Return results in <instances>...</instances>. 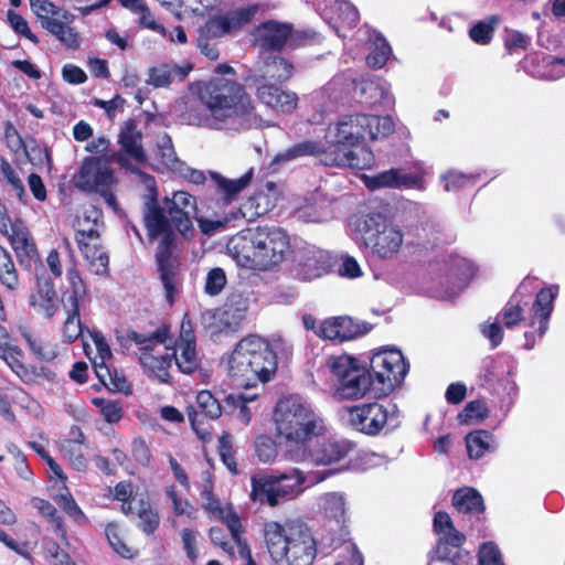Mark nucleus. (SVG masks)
<instances>
[{
	"instance_id": "4be33fe9",
	"label": "nucleus",
	"mask_w": 565,
	"mask_h": 565,
	"mask_svg": "<svg viewBox=\"0 0 565 565\" xmlns=\"http://www.w3.org/2000/svg\"><path fill=\"white\" fill-rule=\"evenodd\" d=\"M170 354H172V360H174L177 366L183 373L190 374L200 365L193 324L186 315L182 319L180 335L175 347H170Z\"/></svg>"
},
{
	"instance_id": "bb28decb",
	"label": "nucleus",
	"mask_w": 565,
	"mask_h": 565,
	"mask_svg": "<svg viewBox=\"0 0 565 565\" xmlns=\"http://www.w3.org/2000/svg\"><path fill=\"white\" fill-rule=\"evenodd\" d=\"M82 236H76L78 247L88 262L90 270L96 275H105L108 271V256L99 245V236L90 228H83Z\"/></svg>"
},
{
	"instance_id": "4468645a",
	"label": "nucleus",
	"mask_w": 565,
	"mask_h": 565,
	"mask_svg": "<svg viewBox=\"0 0 565 565\" xmlns=\"http://www.w3.org/2000/svg\"><path fill=\"white\" fill-rule=\"evenodd\" d=\"M76 186L88 192L99 193L109 207L117 210V202L113 193L116 186L114 170L103 158H86L75 180Z\"/></svg>"
},
{
	"instance_id": "37998d69",
	"label": "nucleus",
	"mask_w": 565,
	"mask_h": 565,
	"mask_svg": "<svg viewBox=\"0 0 565 565\" xmlns=\"http://www.w3.org/2000/svg\"><path fill=\"white\" fill-rule=\"evenodd\" d=\"M31 11L41 21L42 26L47 29L49 22H57L58 19H70L71 13L51 0H29Z\"/></svg>"
},
{
	"instance_id": "79ce46f5",
	"label": "nucleus",
	"mask_w": 565,
	"mask_h": 565,
	"mask_svg": "<svg viewBox=\"0 0 565 565\" xmlns=\"http://www.w3.org/2000/svg\"><path fill=\"white\" fill-rule=\"evenodd\" d=\"M190 71V65L182 67L174 65H160L151 67L149 70V77L147 83L154 87H166L170 85L175 77L181 81L184 79Z\"/></svg>"
},
{
	"instance_id": "0eeeda50",
	"label": "nucleus",
	"mask_w": 565,
	"mask_h": 565,
	"mask_svg": "<svg viewBox=\"0 0 565 565\" xmlns=\"http://www.w3.org/2000/svg\"><path fill=\"white\" fill-rule=\"evenodd\" d=\"M277 367L268 342L258 335L243 338L227 358V372L241 387H255L268 382Z\"/></svg>"
},
{
	"instance_id": "c9c22d12",
	"label": "nucleus",
	"mask_w": 565,
	"mask_h": 565,
	"mask_svg": "<svg viewBox=\"0 0 565 565\" xmlns=\"http://www.w3.org/2000/svg\"><path fill=\"white\" fill-rule=\"evenodd\" d=\"M142 134L135 121L125 122L119 134V142L122 151L137 162H143L146 154L142 148Z\"/></svg>"
},
{
	"instance_id": "f3484780",
	"label": "nucleus",
	"mask_w": 565,
	"mask_h": 565,
	"mask_svg": "<svg viewBox=\"0 0 565 565\" xmlns=\"http://www.w3.org/2000/svg\"><path fill=\"white\" fill-rule=\"evenodd\" d=\"M354 448L348 439L329 438L312 448L287 449L285 457L294 462H307L313 466H330L344 459Z\"/></svg>"
},
{
	"instance_id": "f257e3e1",
	"label": "nucleus",
	"mask_w": 565,
	"mask_h": 565,
	"mask_svg": "<svg viewBox=\"0 0 565 565\" xmlns=\"http://www.w3.org/2000/svg\"><path fill=\"white\" fill-rule=\"evenodd\" d=\"M395 124L390 116L351 114L330 122L324 140L331 152L347 154L349 163H335L337 167L366 169L373 164L374 156L365 146V139H383L392 135Z\"/></svg>"
},
{
	"instance_id": "f704fd0d",
	"label": "nucleus",
	"mask_w": 565,
	"mask_h": 565,
	"mask_svg": "<svg viewBox=\"0 0 565 565\" xmlns=\"http://www.w3.org/2000/svg\"><path fill=\"white\" fill-rule=\"evenodd\" d=\"M92 340L96 349V355L94 358H89L97 377L103 382L106 383V380L110 377V371L108 362L111 360V350L106 342L104 335L99 332H93L92 333ZM85 353L87 356H90L89 348L85 344L84 347Z\"/></svg>"
},
{
	"instance_id": "c03bdc74",
	"label": "nucleus",
	"mask_w": 565,
	"mask_h": 565,
	"mask_svg": "<svg viewBox=\"0 0 565 565\" xmlns=\"http://www.w3.org/2000/svg\"><path fill=\"white\" fill-rule=\"evenodd\" d=\"M20 331L30 351L38 360L50 362L57 356L56 344L40 335L31 333L26 328H20Z\"/></svg>"
},
{
	"instance_id": "a878e982",
	"label": "nucleus",
	"mask_w": 565,
	"mask_h": 565,
	"mask_svg": "<svg viewBox=\"0 0 565 565\" xmlns=\"http://www.w3.org/2000/svg\"><path fill=\"white\" fill-rule=\"evenodd\" d=\"M319 8L324 19L340 33L342 26L353 28L359 22L360 15L356 8L344 0H320Z\"/></svg>"
},
{
	"instance_id": "4d7b16f0",
	"label": "nucleus",
	"mask_w": 565,
	"mask_h": 565,
	"mask_svg": "<svg viewBox=\"0 0 565 565\" xmlns=\"http://www.w3.org/2000/svg\"><path fill=\"white\" fill-rule=\"evenodd\" d=\"M255 454L263 463H273L278 457L277 443L267 435L258 436L254 441Z\"/></svg>"
},
{
	"instance_id": "cd10ccee",
	"label": "nucleus",
	"mask_w": 565,
	"mask_h": 565,
	"mask_svg": "<svg viewBox=\"0 0 565 565\" xmlns=\"http://www.w3.org/2000/svg\"><path fill=\"white\" fill-rule=\"evenodd\" d=\"M279 198L278 188L268 182L257 194L249 198L237 211V215H242L247 220H254L269 212L277 203Z\"/></svg>"
},
{
	"instance_id": "6e6d98bb",
	"label": "nucleus",
	"mask_w": 565,
	"mask_h": 565,
	"mask_svg": "<svg viewBox=\"0 0 565 565\" xmlns=\"http://www.w3.org/2000/svg\"><path fill=\"white\" fill-rule=\"evenodd\" d=\"M0 281L9 290H15L19 287L18 273L9 252L0 246Z\"/></svg>"
},
{
	"instance_id": "b1692460",
	"label": "nucleus",
	"mask_w": 565,
	"mask_h": 565,
	"mask_svg": "<svg viewBox=\"0 0 565 565\" xmlns=\"http://www.w3.org/2000/svg\"><path fill=\"white\" fill-rule=\"evenodd\" d=\"M258 10L253 1L245 7L237 8L226 14L212 18L207 21L205 30L207 35L213 38L222 36L249 23Z\"/></svg>"
},
{
	"instance_id": "2f4dec72",
	"label": "nucleus",
	"mask_w": 565,
	"mask_h": 565,
	"mask_svg": "<svg viewBox=\"0 0 565 565\" xmlns=\"http://www.w3.org/2000/svg\"><path fill=\"white\" fill-rule=\"evenodd\" d=\"M30 303L45 318L53 317L60 309L53 284L49 280H38L36 290L31 295Z\"/></svg>"
},
{
	"instance_id": "052dcab7",
	"label": "nucleus",
	"mask_w": 565,
	"mask_h": 565,
	"mask_svg": "<svg viewBox=\"0 0 565 565\" xmlns=\"http://www.w3.org/2000/svg\"><path fill=\"white\" fill-rule=\"evenodd\" d=\"M166 494L171 502L174 516H186L190 520L196 518V509L188 500L182 499L174 487H168Z\"/></svg>"
},
{
	"instance_id": "338daca9",
	"label": "nucleus",
	"mask_w": 565,
	"mask_h": 565,
	"mask_svg": "<svg viewBox=\"0 0 565 565\" xmlns=\"http://www.w3.org/2000/svg\"><path fill=\"white\" fill-rule=\"evenodd\" d=\"M199 532L191 527H183L180 531V539L188 558L195 563L199 557L198 540Z\"/></svg>"
},
{
	"instance_id": "9d476101",
	"label": "nucleus",
	"mask_w": 565,
	"mask_h": 565,
	"mask_svg": "<svg viewBox=\"0 0 565 565\" xmlns=\"http://www.w3.org/2000/svg\"><path fill=\"white\" fill-rule=\"evenodd\" d=\"M362 239L373 256L391 260L397 257L404 244V233L382 214L370 213L363 220Z\"/></svg>"
},
{
	"instance_id": "1a4fd4ad",
	"label": "nucleus",
	"mask_w": 565,
	"mask_h": 565,
	"mask_svg": "<svg viewBox=\"0 0 565 565\" xmlns=\"http://www.w3.org/2000/svg\"><path fill=\"white\" fill-rule=\"evenodd\" d=\"M326 367L337 381L335 395L343 399H359L371 393L375 397V382L370 371L348 354L327 359Z\"/></svg>"
},
{
	"instance_id": "5fc2aeb1",
	"label": "nucleus",
	"mask_w": 565,
	"mask_h": 565,
	"mask_svg": "<svg viewBox=\"0 0 565 565\" xmlns=\"http://www.w3.org/2000/svg\"><path fill=\"white\" fill-rule=\"evenodd\" d=\"M138 515V527L146 534H152L159 526V515L149 503L139 500L134 508Z\"/></svg>"
},
{
	"instance_id": "f8f14e48",
	"label": "nucleus",
	"mask_w": 565,
	"mask_h": 565,
	"mask_svg": "<svg viewBox=\"0 0 565 565\" xmlns=\"http://www.w3.org/2000/svg\"><path fill=\"white\" fill-rule=\"evenodd\" d=\"M409 365L395 348H382L370 359V372L375 382V397H384L398 387L407 375Z\"/></svg>"
},
{
	"instance_id": "a18cd8bd",
	"label": "nucleus",
	"mask_w": 565,
	"mask_h": 565,
	"mask_svg": "<svg viewBox=\"0 0 565 565\" xmlns=\"http://www.w3.org/2000/svg\"><path fill=\"white\" fill-rule=\"evenodd\" d=\"M156 159L162 168L175 172V170H183V161H181L174 151L172 140L163 134L157 139Z\"/></svg>"
},
{
	"instance_id": "0e129e2a",
	"label": "nucleus",
	"mask_w": 565,
	"mask_h": 565,
	"mask_svg": "<svg viewBox=\"0 0 565 565\" xmlns=\"http://www.w3.org/2000/svg\"><path fill=\"white\" fill-rule=\"evenodd\" d=\"M446 191H457L476 182L473 174H465L457 170H449L441 175Z\"/></svg>"
},
{
	"instance_id": "2eb2a0df",
	"label": "nucleus",
	"mask_w": 565,
	"mask_h": 565,
	"mask_svg": "<svg viewBox=\"0 0 565 565\" xmlns=\"http://www.w3.org/2000/svg\"><path fill=\"white\" fill-rule=\"evenodd\" d=\"M29 446L47 463L50 468L51 497L63 509V511L77 523H85L86 515L75 502L68 488L66 487L67 477L62 468L54 461L45 449L43 440L30 441Z\"/></svg>"
},
{
	"instance_id": "c756f323",
	"label": "nucleus",
	"mask_w": 565,
	"mask_h": 565,
	"mask_svg": "<svg viewBox=\"0 0 565 565\" xmlns=\"http://www.w3.org/2000/svg\"><path fill=\"white\" fill-rule=\"evenodd\" d=\"M290 35V25L276 21L264 22L254 32L255 43L264 50L281 49Z\"/></svg>"
},
{
	"instance_id": "e2e57ef3",
	"label": "nucleus",
	"mask_w": 565,
	"mask_h": 565,
	"mask_svg": "<svg viewBox=\"0 0 565 565\" xmlns=\"http://www.w3.org/2000/svg\"><path fill=\"white\" fill-rule=\"evenodd\" d=\"M533 75L546 79H557L565 75V58L548 57L544 60L541 68L533 71Z\"/></svg>"
},
{
	"instance_id": "774afa93",
	"label": "nucleus",
	"mask_w": 565,
	"mask_h": 565,
	"mask_svg": "<svg viewBox=\"0 0 565 565\" xmlns=\"http://www.w3.org/2000/svg\"><path fill=\"white\" fill-rule=\"evenodd\" d=\"M196 403L200 409L212 419L220 417L222 414L218 401L210 391H200L196 395Z\"/></svg>"
},
{
	"instance_id": "dca6fc26",
	"label": "nucleus",
	"mask_w": 565,
	"mask_h": 565,
	"mask_svg": "<svg viewBox=\"0 0 565 565\" xmlns=\"http://www.w3.org/2000/svg\"><path fill=\"white\" fill-rule=\"evenodd\" d=\"M434 529L439 536L435 551L438 559L449 561L452 565L471 564L472 557L461 548L465 536L454 527L449 514L437 512L434 518Z\"/></svg>"
},
{
	"instance_id": "3c124183",
	"label": "nucleus",
	"mask_w": 565,
	"mask_h": 565,
	"mask_svg": "<svg viewBox=\"0 0 565 565\" xmlns=\"http://www.w3.org/2000/svg\"><path fill=\"white\" fill-rule=\"evenodd\" d=\"M105 537L113 551L122 558H132L136 551L124 541V532L119 524L110 522L105 527Z\"/></svg>"
},
{
	"instance_id": "a211bd4d",
	"label": "nucleus",
	"mask_w": 565,
	"mask_h": 565,
	"mask_svg": "<svg viewBox=\"0 0 565 565\" xmlns=\"http://www.w3.org/2000/svg\"><path fill=\"white\" fill-rule=\"evenodd\" d=\"M86 295V288L75 269L67 271V286L63 291L62 302L68 316L63 327V338L66 342H74L82 335L83 329L79 320V302Z\"/></svg>"
},
{
	"instance_id": "e433bc0d",
	"label": "nucleus",
	"mask_w": 565,
	"mask_h": 565,
	"mask_svg": "<svg viewBox=\"0 0 565 565\" xmlns=\"http://www.w3.org/2000/svg\"><path fill=\"white\" fill-rule=\"evenodd\" d=\"M298 216L307 222H323L332 216L331 202L315 194L298 209Z\"/></svg>"
},
{
	"instance_id": "7ed1b4c3",
	"label": "nucleus",
	"mask_w": 565,
	"mask_h": 565,
	"mask_svg": "<svg viewBox=\"0 0 565 565\" xmlns=\"http://www.w3.org/2000/svg\"><path fill=\"white\" fill-rule=\"evenodd\" d=\"M200 99L207 114L192 125L211 129L239 130L269 126L253 114L250 99L242 85L226 78L203 83L199 89Z\"/></svg>"
},
{
	"instance_id": "5701e85b",
	"label": "nucleus",
	"mask_w": 565,
	"mask_h": 565,
	"mask_svg": "<svg viewBox=\"0 0 565 565\" xmlns=\"http://www.w3.org/2000/svg\"><path fill=\"white\" fill-rule=\"evenodd\" d=\"M6 235L9 237L19 264L22 267L31 269L40 263L35 242L20 218H14L13 224H11V232Z\"/></svg>"
},
{
	"instance_id": "c85d7f7f",
	"label": "nucleus",
	"mask_w": 565,
	"mask_h": 565,
	"mask_svg": "<svg viewBox=\"0 0 565 565\" xmlns=\"http://www.w3.org/2000/svg\"><path fill=\"white\" fill-rule=\"evenodd\" d=\"M259 100L278 113L288 114L296 109L298 97L290 90L264 83L257 88Z\"/></svg>"
},
{
	"instance_id": "69168bd1",
	"label": "nucleus",
	"mask_w": 565,
	"mask_h": 565,
	"mask_svg": "<svg viewBox=\"0 0 565 565\" xmlns=\"http://www.w3.org/2000/svg\"><path fill=\"white\" fill-rule=\"evenodd\" d=\"M236 216H237V212L231 213L223 217H217V218H207V217L199 216V217H196V221H198L200 230L205 235H214L218 232L224 231L226 228V225L232 220L236 218Z\"/></svg>"
},
{
	"instance_id": "13d9d810",
	"label": "nucleus",
	"mask_w": 565,
	"mask_h": 565,
	"mask_svg": "<svg viewBox=\"0 0 565 565\" xmlns=\"http://www.w3.org/2000/svg\"><path fill=\"white\" fill-rule=\"evenodd\" d=\"M62 452L74 469L83 471L87 468L85 446L82 443L68 440L63 444Z\"/></svg>"
},
{
	"instance_id": "473e14b6",
	"label": "nucleus",
	"mask_w": 565,
	"mask_h": 565,
	"mask_svg": "<svg viewBox=\"0 0 565 565\" xmlns=\"http://www.w3.org/2000/svg\"><path fill=\"white\" fill-rule=\"evenodd\" d=\"M218 3L220 0H162V6L178 19L204 15Z\"/></svg>"
},
{
	"instance_id": "58836bf2",
	"label": "nucleus",
	"mask_w": 565,
	"mask_h": 565,
	"mask_svg": "<svg viewBox=\"0 0 565 565\" xmlns=\"http://www.w3.org/2000/svg\"><path fill=\"white\" fill-rule=\"evenodd\" d=\"M452 504L460 513L479 514L484 509L481 494L470 487L458 489L452 495Z\"/></svg>"
},
{
	"instance_id": "f03ea898",
	"label": "nucleus",
	"mask_w": 565,
	"mask_h": 565,
	"mask_svg": "<svg viewBox=\"0 0 565 565\" xmlns=\"http://www.w3.org/2000/svg\"><path fill=\"white\" fill-rule=\"evenodd\" d=\"M196 212V200L185 191H177L171 198L164 199V207H161L151 199L147 203L145 224L151 241L159 243L158 260L162 266L168 255V249L174 241L172 226L185 238L193 235L194 227L192 215ZM161 279L169 301H172L175 292L173 277L161 267Z\"/></svg>"
},
{
	"instance_id": "39448f33",
	"label": "nucleus",
	"mask_w": 565,
	"mask_h": 565,
	"mask_svg": "<svg viewBox=\"0 0 565 565\" xmlns=\"http://www.w3.org/2000/svg\"><path fill=\"white\" fill-rule=\"evenodd\" d=\"M230 249L241 267L266 270L284 262L290 242L288 234L280 227L257 226L236 236Z\"/></svg>"
},
{
	"instance_id": "a19ab883",
	"label": "nucleus",
	"mask_w": 565,
	"mask_h": 565,
	"mask_svg": "<svg viewBox=\"0 0 565 565\" xmlns=\"http://www.w3.org/2000/svg\"><path fill=\"white\" fill-rule=\"evenodd\" d=\"M466 447L470 459H480L487 452L494 451L497 441L487 430H476L466 436Z\"/></svg>"
},
{
	"instance_id": "864d4df0",
	"label": "nucleus",
	"mask_w": 565,
	"mask_h": 565,
	"mask_svg": "<svg viewBox=\"0 0 565 565\" xmlns=\"http://www.w3.org/2000/svg\"><path fill=\"white\" fill-rule=\"evenodd\" d=\"M73 17L70 19H58L57 22H49L47 31L55 35L63 44L67 47L76 49L79 46L78 34L74 31V29L70 25Z\"/></svg>"
},
{
	"instance_id": "8fccbe9b",
	"label": "nucleus",
	"mask_w": 565,
	"mask_h": 565,
	"mask_svg": "<svg viewBox=\"0 0 565 565\" xmlns=\"http://www.w3.org/2000/svg\"><path fill=\"white\" fill-rule=\"evenodd\" d=\"M371 46L366 62L371 67H383L392 54V49L386 40L379 33L374 32L370 38Z\"/></svg>"
},
{
	"instance_id": "ea45409f",
	"label": "nucleus",
	"mask_w": 565,
	"mask_h": 565,
	"mask_svg": "<svg viewBox=\"0 0 565 565\" xmlns=\"http://www.w3.org/2000/svg\"><path fill=\"white\" fill-rule=\"evenodd\" d=\"M294 66L288 61L279 56H273L266 60L259 67V78L265 83L270 81L284 82L292 75Z\"/></svg>"
},
{
	"instance_id": "de8ad7c7",
	"label": "nucleus",
	"mask_w": 565,
	"mask_h": 565,
	"mask_svg": "<svg viewBox=\"0 0 565 565\" xmlns=\"http://www.w3.org/2000/svg\"><path fill=\"white\" fill-rule=\"evenodd\" d=\"M122 7L137 15V21L141 26L150 29L162 36L167 35V30L158 23L143 0H119Z\"/></svg>"
},
{
	"instance_id": "72a5a7b5",
	"label": "nucleus",
	"mask_w": 565,
	"mask_h": 565,
	"mask_svg": "<svg viewBox=\"0 0 565 565\" xmlns=\"http://www.w3.org/2000/svg\"><path fill=\"white\" fill-rule=\"evenodd\" d=\"M316 504L318 512L338 524L345 521L347 499L342 492H324L317 497Z\"/></svg>"
},
{
	"instance_id": "393cba45",
	"label": "nucleus",
	"mask_w": 565,
	"mask_h": 565,
	"mask_svg": "<svg viewBox=\"0 0 565 565\" xmlns=\"http://www.w3.org/2000/svg\"><path fill=\"white\" fill-rule=\"evenodd\" d=\"M367 332L364 324L353 321L347 316L324 319L316 330V334L323 340L347 341Z\"/></svg>"
},
{
	"instance_id": "20e7f679",
	"label": "nucleus",
	"mask_w": 565,
	"mask_h": 565,
	"mask_svg": "<svg viewBox=\"0 0 565 565\" xmlns=\"http://www.w3.org/2000/svg\"><path fill=\"white\" fill-rule=\"evenodd\" d=\"M275 434L287 449H302L313 438L327 434L328 427L320 414L298 395L278 399L273 412Z\"/></svg>"
},
{
	"instance_id": "412c9836",
	"label": "nucleus",
	"mask_w": 565,
	"mask_h": 565,
	"mask_svg": "<svg viewBox=\"0 0 565 565\" xmlns=\"http://www.w3.org/2000/svg\"><path fill=\"white\" fill-rule=\"evenodd\" d=\"M312 156L318 158L326 166L335 163H349L347 154L331 152L328 145L318 140H302L286 150L278 152L271 160L273 167H280L299 158Z\"/></svg>"
},
{
	"instance_id": "49530a36",
	"label": "nucleus",
	"mask_w": 565,
	"mask_h": 565,
	"mask_svg": "<svg viewBox=\"0 0 565 565\" xmlns=\"http://www.w3.org/2000/svg\"><path fill=\"white\" fill-rule=\"evenodd\" d=\"M0 177L6 180L11 191L21 202H26L28 194L24 188V173L21 168L13 167L0 157Z\"/></svg>"
},
{
	"instance_id": "6ab92c4d",
	"label": "nucleus",
	"mask_w": 565,
	"mask_h": 565,
	"mask_svg": "<svg viewBox=\"0 0 565 565\" xmlns=\"http://www.w3.org/2000/svg\"><path fill=\"white\" fill-rule=\"evenodd\" d=\"M426 170L417 166L414 172H406L403 169H390L374 175H364L363 181L367 189L375 191L380 189L419 190L426 189Z\"/></svg>"
},
{
	"instance_id": "9b49d317",
	"label": "nucleus",
	"mask_w": 565,
	"mask_h": 565,
	"mask_svg": "<svg viewBox=\"0 0 565 565\" xmlns=\"http://www.w3.org/2000/svg\"><path fill=\"white\" fill-rule=\"evenodd\" d=\"M127 337L139 347L141 351L139 361L145 372L150 377L167 383L170 379L169 370L172 365V354H170V347L167 344L168 328L161 327L151 335L129 331Z\"/></svg>"
},
{
	"instance_id": "423d86ee",
	"label": "nucleus",
	"mask_w": 565,
	"mask_h": 565,
	"mask_svg": "<svg viewBox=\"0 0 565 565\" xmlns=\"http://www.w3.org/2000/svg\"><path fill=\"white\" fill-rule=\"evenodd\" d=\"M263 536L270 558L277 565H308L317 552L310 529L298 521L264 524Z\"/></svg>"
},
{
	"instance_id": "bf43d9fd",
	"label": "nucleus",
	"mask_w": 565,
	"mask_h": 565,
	"mask_svg": "<svg viewBox=\"0 0 565 565\" xmlns=\"http://www.w3.org/2000/svg\"><path fill=\"white\" fill-rule=\"evenodd\" d=\"M499 20L497 17H491L488 21H479L473 24L469 30L470 39L480 45L490 43L493 36L495 25Z\"/></svg>"
},
{
	"instance_id": "4c0bfd02",
	"label": "nucleus",
	"mask_w": 565,
	"mask_h": 565,
	"mask_svg": "<svg viewBox=\"0 0 565 565\" xmlns=\"http://www.w3.org/2000/svg\"><path fill=\"white\" fill-rule=\"evenodd\" d=\"M329 257L323 252H316L307 256L298 266V277L305 281L320 278L329 271Z\"/></svg>"
},
{
	"instance_id": "7c9ffc66",
	"label": "nucleus",
	"mask_w": 565,
	"mask_h": 565,
	"mask_svg": "<svg viewBox=\"0 0 565 565\" xmlns=\"http://www.w3.org/2000/svg\"><path fill=\"white\" fill-rule=\"evenodd\" d=\"M556 295L557 287L544 288L536 295L530 327L537 328L539 338H543L548 329V320L553 311V302Z\"/></svg>"
},
{
	"instance_id": "aec40b11",
	"label": "nucleus",
	"mask_w": 565,
	"mask_h": 565,
	"mask_svg": "<svg viewBox=\"0 0 565 565\" xmlns=\"http://www.w3.org/2000/svg\"><path fill=\"white\" fill-rule=\"evenodd\" d=\"M312 156L318 158L326 166L335 163H349L347 154L331 152L328 145L318 140H302L286 150L278 152L271 160L273 167H280L299 158Z\"/></svg>"
},
{
	"instance_id": "6e6552de",
	"label": "nucleus",
	"mask_w": 565,
	"mask_h": 565,
	"mask_svg": "<svg viewBox=\"0 0 565 565\" xmlns=\"http://www.w3.org/2000/svg\"><path fill=\"white\" fill-rule=\"evenodd\" d=\"M329 473L324 471H303L291 468L282 473L254 476L252 478L250 499L260 504L276 507L301 495L306 488L324 481Z\"/></svg>"
},
{
	"instance_id": "09e8293b",
	"label": "nucleus",
	"mask_w": 565,
	"mask_h": 565,
	"mask_svg": "<svg viewBox=\"0 0 565 565\" xmlns=\"http://www.w3.org/2000/svg\"><path fill=\"white\" fill-rule=\"evenodd\" d=\"M22 351L15 345H9L0 352V358L6 364L17 374V376L25 383L32 382L35 379V372L28 369L21 362Z\"/></svg>"
},
{
	"instance_id": "680f3d73",
	"label": "nucleus",
	"mask_w": 565,
	"mask_h": 565,
	"mask_svg": "<svg viewBox=\"0 0 565 565\" xmlns=\"http://www.w3.org/2000/svg\"><path fill=\"white\" fill-rule=\"evenodd\" d=\"M488 416V408L482 401H472L458 414V420L462 425H472L482 422Z\"/></svg>"
},
{
	"instance_id": "603ef678",
	"label": "nucleus",
	"mask_w": 565,
	"mask_h": 565,
	"mask_svg": "<svg viewBox=\"0 0 565 565\" xmlns=\"http://www.w3.org/2000/svg\"><path fill=\"white\" fill-rule=\"evenodd\" d=\"M252 170L242 175L238 179H226L217 173H212V180L216 184L217 189L224 194L226 202H230L238 192H241L252 179Z\"/></svg>"
},
{
	"instance_id": "ddd939ff",
	"label": "nucleus",
	"mask_w": 565,
	"mask_h": 565,
	"mask_svg": "<svg viewBox=\"0 0 565 565\" xmlns=\"http://www.w3.org/2000/svg\"><path fill=\"white\" fill-rule=\"evenodd\" d=\"M344 418L358 431L374 436L385 426L396 427L398 425V409L395 405L384 406L379 403H367L347 408Z\"/></svg>"
}]
</instances>
